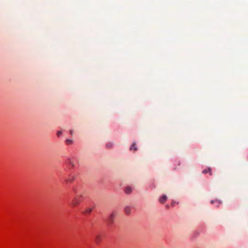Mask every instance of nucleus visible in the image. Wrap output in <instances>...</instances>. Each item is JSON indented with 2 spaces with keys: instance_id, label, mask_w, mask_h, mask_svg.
I'll return each instance as SVG.
<instances>
[{
  "instance_id": "1",
  "label": "nucleus",
  "mask_w": 248,
  "mask_h": 248,
  "mask_svg": "<svg viewBox=\"0 0 248 248\" xmlns=\"http://www.w3.org/2000/svg\"><path fill=\"white\" fill-rule=\"evenodd\" d=\"M83 198L82 194L77 195L75 196L71 202V206L72 207L78 206L82 202Z\"/></svg>"
},
{
  "instance_id": "2",
  "label": "nucleus",
  "mask_w": 248,
  "mask_h": 248,
  "mask_svg": "<svg viewBox=\"0 0 248 248\" xmlns=\"http://www.w3.org/2000/svg\"><path fill=\"white\" fill-rule=\"evenodd\" d=\"M66 163L71 167H74L75 165V159L73 157L68 158L66 160Z\"/></svg>"
},
{
  "instance_id": "3",
  "label": "nucleus",
  "mask_w": 248,
  "mask_h": 248,
  "mask_svg": "<svg viewBox=\"0 0 248 248\" xmlns=\"http://www.w3.org/2000/svg\"><path fill=\"white\" fill-rule=\"evenodd\" d=\"M75 176L70 175L69 178L65 179V181L66 183H72L75 180Z\"/></svg>"
},
{
  "instance_id": "4",
  "label": "nucleus",
  "mask_w": 248,
  "mask_h": 248,
  "mask_svg": "<svg viewBox=\"0 0 248 248\" xmlns=\"http://www.w3.org/2000/svg\"><path fill=\"white\" fill-rule=\"evenodd\" d=\"M124 191L126 194H129L132 192V188L130 186H126L124 189Z\"/></svg>"
},
{
  "instance_id": "5",
  "label": "nucleus",
  "mask_w": 248,
  "mask_h": 248,
  "mask_svg": "<svg viewBox=\"0 0 248 248\" xmlns=\"http://www.w3.org/2000/svg\"><path fill=\"white\" fill-rule=\"evenodd\" d=\"M115 218V215L114 213H111L108 218V221L110 223H112Z\"/></svg>"
},
{
  "instance_id": "6",
  "label": "nucleus",
  "mask_w": 248,
  "mask_h": 248,
  "mask_svg": "<svg viewBox=\"0 0 248 248\" xmlns=\"http://www.w3.org/2000/svg\"><path fill=\"white\" fill-rule=\"evenodd\" d=\"M124 211L126 215H129L131 213V207L129 206H125Z\"/></svg>"
},
{
  "instance_id": "7",
  "label": "nucleus",
  "mask_w": 248,
  "mask_h": 248,
  "mask_svg": "<svg viewBox=\"0 0 248 248\" xmlns=\"http://www.w3.org/2000/svg\"><path fill=\"white\" fill-rule=\"evenodd\" d=\"M167 197L166 195H163L162 197H161L160 199H159V202L162 203H164L166 202V201H167Z\"/></svg>"
},
{
  "instance_id": "8",
  "label": "nucleus",
  "mask_w": 248,
  "mask_h": 248,
  "mask_svg": "<svg viewBox=\"0 0 248 248\" xmlns=\"http://www.w3.org/2000/svg\"><path fill=\"white\" fill-rule=\"evenodd\" d=\"M93 210V207H88L85 209V210L83 212V214H90Z\"/></svg>"
},
{
  "instance_id": "9",
  "label": "nucleus",
  "mask_w": 248,
  "mask_h": 248,
  "mask_svg": "<svg viewBox=\"0 0 248 248\" xmlns=\"http://www.w3.org/2000/svg\"><path fill=\"white\" fill-rule=\"evenodd\" d=\"M130 151L134 150V152H135L137 150V148L136 147V143H133V144L132 145V146L130 148Z\"/></svg>"
},
{
  "instance_id": "10",
  "label": "nucleus",
  "mask_w": 248,
  "mask_h": 248,
  "mask_svg": "<svg viewBox=\"0 0 248 248\" xmlns=\"http://www.w3.org/2000/svg\"><path fill=\"white\" fill-rule=\"evenodd\" d=\"M208 172H209L210 175H212V171H211V169L210 168H208V169L204 170L202 171L203 173H206Z\"/></svg>"
},
{
  "instance_id": "11",
  "label": "nucleus",
  "mask_w": 248,
  "mask_h": 248,
  "mask_svg": "<svg viewBox=\"0 0 248 248\" xmlns=\"http://www.w3.org/2000/svg\"><path fill=\"white\" fill-rule=\"evenodd\" d=\"M106 147L110 149L113 146V143L111 142H108L106 144Z\"/></svg>"
},
{
  "instance_id": "12",
  "label": "nucleus",
  "mask_w": 248,
  "mask_h": 248,
  "mask_svg": "<svg viewBox=\"0 0 248 248\" xmlns=\"http://www.w3.org/2000/svg\"><path fill=\"white\" fill-rule=\"evenodd\" d=\"M211 203L212 204H213L214 203H217V206H218V205L221 204V202L219 201H218V200L211 201Z\"/></svg>"
},
{
  "instance_id": "13",
  "label": "nucleus",
  "mask_w": 248,
  "mask_h": 248,
  "mask_svg": "<svg viewBox=\"0 0 248 248\" xmlns=\"http://www.w3.org/2000/svg\"><path fill=\"white\" fill-rule=\"evenodd\" d=\"M101 241V236L99 235H97L95 237V241L97 243Z\"/></svg>"
},
{
  "instance_id": "14",
  "label": "nucleus",
  "mask_w": 248,
  "mask_h": 248,
  "mask_svg": "<svg viewBox=\"0 0 248 248\" xmlns=\"http://www.w3.org/2000/svg\"><path fill=\"white\" fill-rule=\"evenodd\" d=\"M65 142L67 144L70 145L71 144L73 143V140L70 139H67L65 140Z\"/></svg>"
},
{
  "instance_id": "15",
  "label": "nucleus",
  "mask_w": 248,
  "mask_h": 248,
  "mask_svg": "<svg viewBox=\"0 0 248 248\" xmlns=\"http://www.w3.org/2000/svg\"><path fill=\"white\" fill-rule=\"evenodd\" d=\"M62 134V132L61 131H59L57 132V135L58 137H60Z\"/></svg>"
},
{
  "instance_id": "16",
  "label": "nucleus",
  "mask_w": 248,
  "mask_h": 248,
  "mask_svg": "<svg viewBox=\"0 0 248 248\" xmlns=\"http://www.w3.org/2000/svg\"><path fill=\"white\" fill-rule=\"evenodd\" d=\"M73 191H74L75 193H77V190H76V189L75 188L73 187Z\"/></svg>"
},
{
  "instance_id": "17",
  "label": "nucleus",
  "mask_w": 248,
  "mask_h": 248,
  "mask_svg": "<svg viewBox=\"0 0 248 248\" xmlns=\"http://www.w3.org/2000/svg\"><path fill=\"white\" fill-rule=\"evenodd\" d=\"M69 132H70V133L71 135L73 134V130H70Z\"/></svg>"
}]
</instances>
